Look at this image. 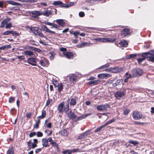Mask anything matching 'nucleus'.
<instances>
[{
	"label": "nucleus",
	"instance_id": "f257e3e1",
	"mask_svg": "<svg viewBox=\"0 0 154 154\" xmlns=\"http://www.w3.org/2000/svg\"><path fill=\"white\" fill-rule=\"evenodd\" d=\"M29 29L35 35H38L41 37H44V35L41 32V30L37 27H29Z\"/></svg>",
	"mask_w": 154,
	"mask_h": 154
},
{
	"label": "nucleus",
	"instance_id": "f03ea898",
	"mask_svg": "<svg viewBox=\"0 0 154 154\" xmlns=\"http://www.w3.org/2000/svg\"><path fill=\"white\" fill-rule=\"evenodd\" d=\"M96 40L100 42L113 43L116 41V39L114 38H98Z\"/></svg>",
	"mask_w": 154,
	"mask_h": 154
},
{
	"label": "nucleus",
	"instance_id": "7ed1b4c3",
	"mask_svg": "<svg viewBox=\"0 0 154 154\" xmlns=\"http://www.w3.org/2000/svg\"><path fill=\"white\" fill-rule=\"evenodd\" d=\"M141 56L143 57L149 58V61L151 62H154V55L150 52H147L143 53L141 54Z\"/></svg>",
	"mask_w": 154,
	"mask_h": 154
},
{
	"label": "nucleus",
	"instance_id": "20e7f679",
	"mask_svg": "<svg viewBox=\"0 0 154 154\" xmlns=\"http://www.w3.org/2000/svg\"><path fill=\"white\" fill-rule=\"evenodd\" d=\"M104 70L108 72L117 73L122 71L123 69L122 68L115 67L114 68H107L105 69Z\"/></svg>",
	"mask_w": 154,
	"mask_h": 154
},
{
	"label": "nucleus",
	"instance_id": "39448f33",
	"mask_svg": "<svg viewBox=\"0 0 154 154\" xmlns=\"http://www.w3.org/2000/svg\"><path fill=\"white\" fill-rule=\"evenodd\" d=\"M109 108V106L108 104L101 105L97 107V109L100 111H106Z\"/></svg>",
	"mask_w": 154,
	"mask_h": 154
},
{
	"label": "nucleus",
	"instance_id": "423d86ee",
	"mask_svg": "<svg viewBox=\"0 0 154 154\" xmlns=\"http://www.w3.org/2000/svg\"><path fill=\"white\" fill-rule=\"evenodd\" d=\"M40 63L41 66L47 67L49 64L48 60L44 57L42 58L40 60Z\"/></svg>",
	"mask_w": 154,
	"mask_h": 154
},
{
	"label": "nucleus",
	"instance_id": "0eeeda50",
	"mask_svg": "<svg viewBox=\"0 0 154 154\" xmlns=\"http://www.w3.org/2000/svg\"><path fill=\"white\" fill-rule=\"evenodd\" d=\"M133 117L135 120H137L141 118L142 115L139 112L135 111L133 113Z\"/></svg>",
	"mask_w": 154,
	"mask_h": 154
},
{
	"label": "nucleus",
	"instance_id": "6e6552de",
	"mask_svg": "<svg viewBox=\"0 0 154 154\" xmlns=\"http://www.w3.org/2000/svg\"><path fill=\"white\" fill-rule=\"evenodd\" d=\"M125 95L124 92L118 91L116 92L114 94L115 96L117 99H119L120 98L123 97Z\"/></svg>",
	"mask_w": 154,
	"mask_h": 154
},
{
	"label": "nucleus",
	"instance_id": "1a4fd4ad",
	"mask_svg": "<svg viewBox=\"0 0 154 154\" xmlns=\"http://www.w3.org/2000/svg\"><path fill=\"white\" fill-rule=\"evenodd\" d=\"M111 76V75L108 73H101L98 74L97 75L98 77L100 79H107Z\"/></svg>",
	"mask_w": 154,
	"mask_h": 154
},
{
	"label": "nucleus",
	"instance_id": "9d476101",
	"mask_svg": "<svg viewBox=\"0 0 154 154\" xmlns=\"http://www.w3.org/2000/svg\"><path fill=\"white\" fill-rule=\"evenodd\" d=\"M28 63L29 64L34 66L36 65V59L35 58H28L27 59Z\"/></svg>",
	"mask_w": 154,
	"mask_h": 154
},
{
	"label": "nucleus",
	"instance_id": "9b49d317",
	"mask_svg": "<svg viewBox=\"0 0 154 154\" xmlns=\"http://www.w3.org/2000/svg\"><path fill=\"white\" fill-rule=\"evenodd\" d=\"M64 104V101H62L60 104H59L57 106V110L59 112L61 113L63 111V106Z\"/></svg>",
	"mask_w": 154,
	"mask_h": 154
},
{
	"label": "nucleus",
	"instance_id": "f8f14e48",
	"mask_svg": "<svg viewBox=\"0 0 154 154\" xmlns=\"http://www.w3.org/2000/svg\"><path fill=\"white\" fill-rule=\"evenodd\" d=\"M67 115L69 118L74 119L76 117V115L73 113L71 112V110H69L67 113Z\"/></svg>",
	"mask_w": 154,
	"mask_h": 154
},
{
	"label": "nucleus",
	"instance_id": "ddd939ff",
	"mask_svg": "<svg viewBox=\"0 0 154 154\" xmlns=\"http://www.w3.org/2000/svg\"><path fill=\"white\" fill-rule=\"evenodd\" d=\"M77 78V77L76 76L72 75L69 77L68 81L70 83H74V82H76Z\"/></svg>",
	"mask_w": 154,
	"mask_h": 154
},
{
	"label": "nucleus",
	"instance_id": "4468645a",
	"mask_svg": "<svg viewBox=\"0 0 154 154\" xmlns=\"http://www.w3.org/2000/svg\"><path fill=\"white\" fill-rule=\"evenodd\" d=\"M55 21L59 25L62 26H64L65 23L64 20L62 19L57 20Z\"/></svg>",
	"mask_w": 154,
	"mask_h": 154
},
{
	"label": "nucleus",
	"instance_id": "2eb2a0df",
	"mask_svg": "<svg viewBox=\"0 0 154 154\" xmlns=\"http://www.w3.org/2000/svg\"><path fill=\"white\" fill-rule=\"evenodd\" d=\"M42 145L43 147H47L49 146L48 143V140L45 138L42 139Z\"/></svg>",
	"mask_w": 154,
	"mask_h": 154
},
{
	"label": "nucleus",
	"instance_id": "dca6fc26",
	"mask_svg": "<svg viewBox=\"0 0 154 154\" xmlns=\"http://www.w3.org/2000/svg\"><path fill=\"white\" fill-rule=\"evenodd\" d=\"M41 29L44 31H45L46 32H49L50 33H53V34H54L55 33V32L49 30L45 26H42L41 27Z\"/></svg>",
	"mask_w": 154,
	"mask_h": 154
},
{
	"label": "nucleus",
	"instance_id": "f3484780",
	"mask_svg": "<svg viewBox=\"0 0 154 154\" xmlns=\"http://www.w3.org/2000/svg\"><path fill=\"white\" fill-rule=\"evenodd\" d=\"M70 101V99H68L66 102V104L63 106L64 111H67L69 109V103Z\"/></svg>",
	"mask_w": 154,
	"mask_h": 154
},
{
	"label": "nucleus",
	"instance_id": "a211bd4d",
	"mask_svg": "<svg viewBox=\"0 0 154 154\" xmlns=\"http://www.w3.org/2000/svg\"><path fill=\"white\" fill-rule=\"evenodd\" d=\"M63 54L68 59L71 58L73 56V54L71 52H64Z\"/></svg>",
	"mask_w": 154,
	"mask_h": 154
},
{
	"label": "nucleus",
	"instance_id": "6ab92c4d",
	"mask_svg": "<svg viewBox=\"0 0 154 154\" xmlns=\"http://www.w3.org/2000/svg\"><path fill=\"white\" fill-rule=\"evenodd\" d=\"M91 44L88 43L84 42L82 44H79L77 46L79 48H82L85 46H90Z\"/></svg>",
	"mask_w": 154,
	"mask_h": 154
},
{
	"label": "nucleus",
	"instance_id": "aec40b11",
	"mask_svg": "<svg viewBox=\"0 0 154 154\" xmlns=\"http://www.w3.org/2000/svg\"><path fill=\"white\" fill-rule=\"evenodd\" d=\"M9 20H10L8 19H5L3 20L1 22L0 28L4 27Z\"/></svg>",
	"mask_w": 154,
	"mask_h": 154
},
{
	"label": "nucleus",
	"instance_id": "412c9836",
	"mask_svg": "<svg viewBox=\"0 0 154 154\" xmlns=\"http://www.w3.org/2000/svg\"><path fill=\"white\" fill-rule=\"evenodd\" d=\"M130 30L128 29H125L122 31V34L124 36L128 35L129 33Z\"/></svg>",
	"mask_w": 154,
	"mask_h": 154
},
{
	"label": "nucleus",
	"instance_id": "4be33fe9",
	"mask_svg": "<svg viewBox=\"0 0 154 154\" xmlns=\"http://www.w3.org/2000/svg\"><path fill=\"white\" fill-rule=\"evenodd\" d=\"M7 2L11 5H20V4L19 3L14 2V1L11 0H8L6 1Z\"/></svg>",
	"mask_w": 154,
	"mask_h": 154
},
{
	"label": "nucleus",
	"instance_id": "5701e85b",
	"mask_svg": "<svg viewBox=\"0 0 154 154\" xmlns=\"http://www.w3.org/2000/svg\"><path fill=\"white\" fill-rule=\"evenodd\" d=\"M51 11L50 10H46L42 13V15H43L45 16H48L50 15L51 14Z\"/></svg>",
	"mask_w": 154,
	"mask_h": 154
},
{
	"label": "nucleus",
	"instance_id": "b1692460",
	"mask_svg": "<svg viewBox=\"0 0 154 154\" xmlns=\"http://www.w3.org/2000/svg\"><path fill=\"white\" fill-rule=\"evenodd\" d=\"M24 54L26 55V56H31L33 55V53L32 51H24Z\"/></svg>",
	"mask_w": 154,
	"mask_h": 154
},
{
	"label": "nucleus",
	"instance_id": "393cba45",
	"mask_svg": "<svg viewBox=\"0 0 154 154\" xmlns=\"http://www.w3.org/2000/svg\"><path fill=\"white\" fill-rule=\"evenodd\" d=\"M65 4L63 3L62 2L59 1H54L53 2V4L54 5H60L61 7H64L63 6V5Z\"/></svg>",
	"mask_w": 154,
	"mask_h": 154
},
{
	"label": "nucleus",
	"instance_id": "a878e982",
	"mask_svg": "<svg viewBox=\"0 0 154 154\" xmlns=\"http://www.w3.org/2000/svg\"><path fill=\"white\" fill-rule=\"evenodd\" d=\"M119 44L121 45V46H122L123 47H126L128 45V42L125 41L123 40L119 43Z\"/></svg>",
	"mask_w": 154,
	"mask_h": 154
},
{
	"label": "nucleus",
	"instance_id": "bb28decb",
	"mask_svg": "<svg viewBox=\"0 0 154 154\" xmlns=\"http://www.w3.org/2000/svg\"><path fill=\"white\" fill-rule=\"evenodd\" d=\"M19 1L22 2L30 3L36 2V0H18Z\"/></svg>",
	"mask_w": 154,
	"mask_h": 154
},
{
	"label": "nucleus",
	"instance_id": "cd10ccee",
	"mask_svg": "<svg viewBox=\"0 0 154 154\" xmlns=\"http://www.w3.org/2000/svg\"><path fill=\"white\" fill-rule=\"evenodd\" d=\"M100 82V81L99 80H95L94 81H91L88 82V83L89 85H96L99 84Z\"/></svg>",
	"mask_w": 154,
	"mask_h": 154
},
{
	"label": "nucleus",
	"instance_id": "c85d7f7f",
	"mask_svg": "<svg viewBox=\"0 0 154 154\" xmlns=\"http://www.w3.org/2000/svg\"><path fill=\"white\" fill-rule=\"evenodd\" d=\"M46 111L45 110H42V114L40 116L38 117L39 118L43 119L46 116Z\"/></svg>",
	"mask_w": 154,
	"mask_h": 154
},
{
	"label": "nucleus",
	"instance_id": "c756f323",
	"mask_svg": "<svg viewBox=\"0 0 154 154\" xmlns=\"http://www.w3.org/2000/svg\"><path fill=\"white\" fill-rule=\"evenodd\" d=\"M74 5V2H71L68 4H65L63 5V6L64 7L68 8L71 6Z\"/></svg>",
	"mask_w": 154,
	"mask_h": 154
},
{
	"label": "nucleus",
	"instance_id": "7c9ffc66",
	"mask_svg": "<svg viewBox=\"0 0 154 154\" xmlns=\"http://www.w3.org/2000/svg\"><path fill=\"white\" fill-rule=\"evenodd\" d=\"M11 48V45H7L4 46H3L0 47V50H4L5 49H8Z\"/></svg>",
	"mask_w": 154,
	"mask_h": 154
},
{
	"label": "nucleus",
	"instance_id": "2f4dec72",
	"mask_svg": "<svg viewBox=\"0 0 154 154\" xmlns=\"http://www.w3.org/2000/svg\"><path fill=\"white\" fill-rule=\"evenodd\" d=\"M14 149L13 147L9 149L7 152L6 154H14Z\"/></svg>",
	"mask_w": 154,
	"mask_h": 154
},
{
	"label": "nucleus",
	"instance_id": "473e14b6",
	"mask_svg": "<svg viewBox=\"0 0 154 154\" xmlns=\"http://www.w3.org/2000/svg\"><path fill=\"white\" fill-rule=\"evenodd\" d=\"M136 70L137 72V76H140L143 74V72L141 69L138 68L136 69Z\"/></svg>",
	"mask_w": 154,
	"mask_h": 154
},
{
	"label": "nucleus",
	"instance_id": "72a5a7b5",
	"mask_svg": "<svg viewBox=\"0 0 154 154\" xmlns=\"http://www.w3.org/2000/svg\"><path fill=\"white\" fill-rule=\"evenodd\" d=\"M32 15H35L37 16L42 15V13H41L39 11H33L32 12Z\"/></svg>",
	"mask_w": 154,
	"mask_h": 154
},
{
	"label": "nucleus",
	"instance_id": "f704fd0d",
	"mask_svg": "<svg viewBox=\"0 0 154 154\" xmlns=\"http://www.w3.org/2000/svg\"><path fill=\"white\" fill-rule=\"evenodd\" d=\"M91 115V113H88V114H86L85 115L83 116H82L79 117L78 118V119L79 120H82L83 119L87 117L88 116H90Z\"/></svg>",
	"mask_w": 154,
	"mask_h": 154
},
{
	"label": "nucleus",
	"instance_id": "c9c22d12",
	"mask_svg": "<svg viewBox=\"0 0 154 154\" xmlns=\"http://www.w3.org/2000/svg\"><path fill=\"white\" fill-rule=\"evenodd\" d=\"M61 134L64 136H66L67 135V131L65 129H63L61 131Z\"/></svg>",
	"mask_w": 154,
	"mask_h": 154
},
{
	"label": "nucleus",
	"instance_id": "e433bc0d",
	"mask_svg": "<svg viewBox=\"0 0 154 154\" xmlns=\"http://www.w3.org/2000/svg\"><path fill=\"white\" fill-rule=\"evenodd\" d=\"M49 54L51 55L50 56V59L51 60H53L55 55V53L53 52H50L49 53Z\"/></svg>",
	"mask_w": 154,
	"mask_h": 154
},
{
	"label": "nucleus",
	"instance_id": "4c0bfd02",
	"mask_svg": "<svg viewBox=\"0 0 154 154\" xmlns=\"http://www.w3.org/2000/svg\"><path fill=\"white\" fill-rule=\"evenodd\" d=\"M50 144L52 145V146L56 147L57 149H58V145L56 142L53 141Z\"/></svg>",
	"mask_w": 154,
	"mask_h": 154
},
{
	"label": "nucleus",
	"instance_id": "58836bf2",
	"mask_svg": "<svg viewBox=\"0 0 154 154\" xmlns=\"http://www.w3.org/2000/svg\"><path fill=\"white\" fill-rule=\"evenodd\" d=\"M129 143L133 144L134 146H137L138 144H139L138 142L136 141H134L133 140H130L129 141Z\"/></svg>",
	"mask_w": 154,
	"mask_h": 154
},
{
	"label": "nucleus",
	"instance_id": "ea45409f",
	"mask_svg": "<svg viewBox=\"0 0 154 154\" xmlns=\"http://www.w3.org/2000/svg\"><path fill=\"white\" fill-rule=\"evenodd\" d=\"M115 119L114 118H113L112 119L107 122L104 125V126H106L107 125H109L110 123L113 122H115Z\"/></svg>",
	"mask_w": 154,
	"mask_h": 154
},
{
	"label": "nucleus",
	"instance_id": "a19ab883",
	"mask_svg": "<svg viewBox=\"0 0 154 154\" xmlns=\"http://www.w3.org/2000/svg\"><path fill=\"white\" fill-rule=\"evenodd\" d=\"M76 102L75 99L72 98L71 100L70 104L71 105L74 106L76 104Z\"/></svg>",
	"mask_w": 154,
	"mask_h": 154
},
{
	"label": "nucleus",
	"instance_id": "79ce46f5",
	"mask_svg": "<svg viewBox=\"0 0 154 154\" xmlns=\"http://www.w3.org/2000/svg\"><path fill=\"white\" fill-rule=\"evenodd\" d=\"M63 88V86L62 83H60L58 84V90L59 92H60L62 90Z\"/></svg>",
	"mask_w": 154,
	"mask_h": 154
},
{
	"label": "nucleus",
	"instance_id": "37998d69",
	"mask_svg": "<svg viewBox=\"0 0 154 154\" xmlns=\"http://www.w3.org/2000/svg\"><path fill=\"white\" fill-rule=\"evenodd\" d=\"M132 73L133 76L137 77V76L136 69H133L132 70Z\"/></svg>",
	"mask_w": 154,
	"mask_h": 154
},
{
	"label": "nucleus",
	"instance_id": "c03bdc74",
	"mask_svg": "<svg viewBox=\"0 0 154 154\" xmlns=\"http://www.w3.org/2000/svg\"><path fill=\"white\" fill-rule=\"evenodd\" d=\"M11 30H7L5 32L3 33L2 34L5 35H8L10 34H11Z\"/></svg>",
	"mask_w": 154,
	"mask_h": 154
},
{
	"label": "nucleus",
	"instance_id": "a18cd8bd",
	"mask_svg": "<svg viewBox=\"0 0 154 154\" xmlns=\"http://www.w3.org/2000/svg\"><path fill=\"white\" fill-rule=\"evenodd\" d=\"M15 100V98L13 97H10L9 99L8 102L9 103H11L14 102Z\"/></svg>",
	"mask_w": 154,
	"mask_h": 154
},
{
	"label": "nucleus",
	"instance_id": "49530a36",
	"mask_svg": "<svg viewBox=\"0 0 154 154\" xmlns=\"http://www.w3.org/2000/svg\"><path fill=\"white\" fill-rule=\"evenodd\" d=\"M91 131L89 130L87 131H86L84 133H83V134L85 137L87 135L90 134H91Z\"/></svg>",
	"mask_w": 154,
	"mask_h": 154
},
{
	"label": "nucleus",
	"instance_id": "de8ad7c7",
	"mask_svg": "<svg viewBox=\"0 0 154 154\" xmlns=\"http://www.w3.org/2000/svg\"><path fill=\"white\" fill-rule=\"evenodd\" d=\"M12 23H10L8 24H6L5 28L6 29H10L12 26Z\"/></svg>",
	"mask_w": 154,
	"mask_h": 154
},
{
	"label": "nucleus",
	"instance_id": "09e8293b",
	"mask_svg": "<svg viewBox=\"0 0 154 154\" xmlns=\"http://www.w3.org/2000/svg\"><path fill=\"white\" fill-rule=\"evenodd\" d=\"M17 58L20 61H21L22 60H24L25 58V57L24 56H18L17 57Z\"/></svg>",
	"mask_w": 154,
	"mask_h": 154
},
{
	"label": "nucleus",
	"instance_id": "8fccbe9b",
	"mask_svg": "<svg viewBox=\"0 0 154 154\" xmlns=\"http://www.w3.org/2000/svg\"><path fill=\"white\" fill-rule=\"evenodd\" d=\"M109 64L108 63L104 65H103L101 66L100 67H99L98 69H104L105 68L107 67H109Z\"/></svg>",
	"mask_w": 154,
	"mask_h": 154
},
{
	"label": "nucleus",
	"instance_id": "3c124183",
	"mask_svg": "<svg viewBox=\"0 0 154 154\" xmlns=\"http://www.w3.org/2000/svg\"><path fill=\"white\" fill-rule=\"evenodd\" d=\"M11 34L13 36L19 35V34L17 33L16 31L12 30L11 32Z\"/></svg>",
	"mask_w": 154,
	"mask_h": 154
},
{
	"label": "nucleus",
	"instance_id": "603ef678",
	"mask_svg": "<svg viewBox=\"0 0 154 154\" xmlns=\"http://www.w3.org/2000/svg\"><path fill=\"white\" fill-rule=\"evenodd\" d=\"M130 110L128 109H126L124 110V114L125 115H127L130 112Z\"/></svg>",
	"mask_w": 154,
	"mask_h": 154
},
{
	"label": "nucleus",
	"instance_id": "864d4df0",
	"mask_svg": "<svg viewBox=\"0 0 154 154\" xmlns=\"http://www.w3.org/2000/svg\"><path fill=\"white\" fill-rule=\"evenodd\" d=\"M43 134L42 132L40 131H38L37 132V136L38 137H42Z\"/></svg>",
	"mask_w": 154,
	"mask_h": 154
},
{
	"label": "nucleus",
	"instance_id": "5fc2aeb1",
	"mask_svg": "<svg viewBox=\"0 0 154 154\" xmlns=\"http://www.w3.org/2000/svg\"><path fill=\"white\" fill-rule=\"evenodd\" d=\"M37 146V144L34 143H32V145H31V147H30L29 149H30L31 148L34 149Z\"/></svg>",
	"mask_w": 154,
	"mask_h": 154
},
{
	"label": "nucleus",
	"instance_id": "6e6d98bb",
	"mask_svg": "<svg viewBox=\"0 0 154 154\" xmlns=\"http://www.w3.org/2000/svg\"><path fill=\"white\" fill-rule=\"evenodd\" d=\"M36 135V133L35 132H33L30 133L29 134V137H32Z\"/></svg>",
	"mask_w": 154,
	"mask_h": 154
},
{
	"label": "nucleus",
	"instance_id": "4d7b16f0",
	"mask_svg": "<svg viewBox=\"0 0 154 154\" xmlns=\"http://www.w3.org/2000/svg\"><path fill=\"white\" fill-rule=\"evenodd\" d=\"M104 126H104L103 125V126H101V127H99L97 128L95 130V132H97L99 131H100L101 130V129L103 128Z\"/></svg>",
	"mask_w": 154,
	"mask_h": 154
},
{
	"label": "nucleus",
	"instance_id": "13d9d810",
	"mask_svg": "<svg viewBox=\"0 0 154 154\" xmlns=\"http://www.w3.org/2000/svg\"><path fill=\"white\" fill-rule=\"evenodd\" d=\"M52 101V100L51 99H48L47 100L46 104V106H47Z\"/></svg>",
	"mask_w": 154,
	"mask_h": 154
},
{
	"label": "nucleus",
	"instance_id": "bf43d9fd",
	"mask_svg": "<svg viewBox=\"0 0 154 154\" xmlns=\"http://www.w3.org/2000/svg\"><path fill=\"white\" fill-rule=\"evenodd\" d=\"M145 60V58L143 57L142 58H139L138 59L137 61L138 63H141L144 60Z\"/></svg>",
	"mask_w": 154,
	"mask_h": 154
},
{
	"label": "nucleus",
	"instance_id": "052dcab7",
	"mask_svg": "<svg viewBox=\"0 0 154 154\" xmlns=\"http://www.w3.org/2000/svg\"><path fill=\"white\" fill-rule=\"evenodd\" d=\"M131 77V75H130L128 76H127L126 78L124 80V82H127L128 81V79Z\"/></svg>",
	"mask_w": 154,
	"mask_h": 154
},
{
	"label": "nucleus",
	"instance_id": "680f3d73",
	"mask_svg": "<svg viewBox=\"0 0 154 154\" xmlns=\"http://www.w3.org/2000/svg\"><path fill=\"white\" fill-rule=\"evenodd\" d=\"M79 16L81 17H83L85 16V13L83 12H80L79 13Z\"/></svg>",
	"mask_w": 154,
	"mask_h": 154
},
{
	"label": "nucleus",
	"instance_id": "e2e57ef3",
	"mask_svg": "<svg viewBox=\"0 0 154 154\" xmlns=\"http://www.w3.org/2000/svg\"><path fill=\"white\" fill-rule=\"evenodd\" d=\"M72 34L74 35L75 37H77L78 35L79 34V32L76 31L72 32Z\"/></svg>",
	"mask_w": 154,
	"mask_h": 154
},
{
	"label": "nucleus",
	"instance_id": "0e129e2a",
	"mask_svg": "<svg viewBox=\"0 0 154 154\" xmlns=\"http://www.w3.org/2000/svg\"><path fill=\"white\" fill-rule=\"evenodd\" d=\"M32 50H35L38 52H40L41 51V50L40 49L35 48H32Z\"/></svg>",
	"mask_w": 154,
	"mask_h": 154
},
{
	"label": "nucleus",
	"instance_id": "69168bd1",
	"mask_svg": "<svg viewBox=\"0 0 154 154\" xmlns=\"http://www.w3.org/2000/svg\"><path fill=\"white\" fill-rule=\"evenodd\" d=\"M84 137H85L82 133L79 136L78 139H81L84 138Z\"/></svg>",
	"mask_w": 154,
	"mask_h": 154
},
{
	"label": "nucleus",
	"instance_id": "338daca9",
	"mask_svg": "<svg viewBox=\"0 0 154 154\" xmlns=\"http://www.w3.org/2000/svg\"><path fill=\"white\" fill-rule=\"evenodd\" d=\"M31 115V113L30 112H29L28 113H27L26 114V117L27 118L29 119V118Z\"/></svg>",
	"mask_w": 154,
	"mask_h": 154
},
{
	"label": "nucleus",
	"instance_id": "774afa93",
	"mask_svg": "<svg viewBox=\"0 0 154 154\" xmlns=\"http://www.w3.org/2000/svg\"><path fill=\"white\" fill-rule=\"evenodd\" d=\"M47 140H48V142L49 141L51 144L52 142L53 141L52 140L51 137H49Z\"/></svg>",
	"mask_w": 154,
	"mask_h": 154
}]
</instances>
